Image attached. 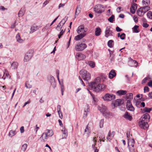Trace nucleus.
Returning a JSON list of instances; mask_svg holds the SVG:
<instances>
[{
  "mask_svg": "<svg viewBox=\"0 0 152 152\" xmlns=\"http://www.w3.org/2000/svg\"><path fill=\"white\" fill-rule=\"evenodd\" d=\"M61 131L63 132L62 139H66L67 136V131L64 127L63 128L61 129Z\"/></svg>",
  "mask_w": 152,
  "mask_h": 152,
  "instance_id": "obj_15",
  "label": "nucleus"
},
{
  "mask_svg": "<svg viewBox=\"0 0 152 152\" xmlns=\"http://www.w3.org/2000/svg\"><path fill=\"white\" fill-rule=\"evenodd\" d=\"M18 64L17 62H14L11 64V67L13 69H16L17 68Z\"/></svg>",
  "mask_w": 152,
  "mask_h": 152,
  "instance_id": "obj_31",
  "label": "nucleus"
},
{
  "mask_svg": "<svg viewBox=\"0 0 152 152\" xmlns=\"http://www.w3.org/2000/svg\"><path fill=\"white\" fill-rule=\"evenodd\" d=\"M63 26L61 24V23H59L56 27V29L58 31H59L61 30H62V27Z\"/></svg>",
  "mask_w": 152,
  "mask_h": 152,
  "instance_id": "obj_38",
  "label": "nucleus"
},
{
  "mask_svg": "<svg viewBox=\"0 0 152 152\" xmlns=\"http://www.w3.org/2000/svg\"><path fill=\"white\" fill-rule=\"evenodd\" d=\"M142 118L145 119H148L149 120L150 118V116L148 114L146 113L143 115Z\"/></svg>",
  "mask_w": 152,
  "mask_h": 152,
  "instance_id": "obj_37",
  "label": "nucleus"
},
{
  "mask_svg": "<svg viewBox=\"0 0 152 152\" xmlns=\"http://www.w3.org/2000/svg\"><path fill=\"white\" fill-rule=\"evenodd\" d=\"M139 125L140 127L145 129L148 127V125L147 123L144 120H142L139 123Z\"/></svg>",
  "mask_w": 152,
  "mask_h": 152,
  "instance_id": "obj_7",
  "label": "nucleus"
},
{
  "mask_svg": "<svg viewBox=\"0 0 152 152\" xmlns=\"http://www.w3.org/2000/svg\"><path fill=\"white\" fill-rule=\"evenodd\" d=\"M76 58L78 60H81L85 59L86 56L80 53H78L76 55Z\"/></svg>",
  "mask_w": 152,
  "mask_h": 152,
  "instance_id": "obj_11",
  "label": "nucleus"
},
{
  "mask_svg": "<svg viewBox=\"0 0 152 152\" xmlns=\"http://www.w3.org/2000/svg\"><path fill=\"white\" fill-rule=\"evenodd\" d=\"M88 31L87 28H85L84 25H81L79 26L77 29V33L79 34H86L85 33Z\"/></svg>",
  "mask_w": 152,
  "mask_h": 152,
  "instance_id": "obj_4",
  "label": "nucleus"
},
{
  "mask_svg": "<svg viewBox=\"0 0 152 152\" xmlns=\"http://www.w3.org/2000/svg\"><path fill=\"white\" fill-rule=\"evenodd\" d=\"M65 5V4L60 3L59 5L58 9H59L61 7H63Z\"/></svg>",
  "mask_w": 152,
  "mask_h": 152,
  "instance_id": "obj_64",
  "label": "nucleus"
},
{
  "mask_svg": "<svg viewBox=\"0 0 152 152\" xmlns=\"http://www.w3.org/2000/svg\"><path fill=\"white\" fill-rule=\"evenodd\" d=\"M32 57V53H27L26 54L24 58V62H26L29 61L31 58Z\"/></svg>",
  "mask_w": 152,
  "mask_h": 152,
  "instance_id": "obj_9",
  "label": "nucleus"
},
{
  "mask_svg": "<svg viewBox=\"0 0 152 152\" xmlns=\"http://www.w3.org/2000/svg\"><path fill=\"white\" fill-rule=\"evenodd\" d=\"M104 8L102 5L99 4L95 6L94 10L95 12L97 13H101L104 11L102 9Z\"/></svg>",
  "mask_w": 152,
  "mask_h": 152,
  "instance_id": "obj_6",
  "label": "nucleus"
},
{
  "mask_svg": "<svg viewBox=\"0 0 152 152\" xmlns=\"http://www.w3.org/2000/svg\"><path fill=\"white\" fill-rule=\"evenodd\" d=\"M16 134V132L15 131H13V130H11L10 131L9 135L10 136L12 137V136H14Z\"/></svg>",
  "mask_w": 152,
  "mask_h": 152,
  "instance_id": "obj_41",
  "label": "nucleus"
},
{
  "mask_svg": "<svg viewBox=\"0 0 152 152\" xmlns=\"http://www.w3.org/2000/svg\"><path fill=\"white\" fill-rule=\"evenodd\" d=\"M25 11V8L23 7L21 8L18 14L19 17L23 16L24 14Z\"/></svg>",
  "mask_w": 152,
  "mask_h": 152,
  "instance_id": "obj_24",
  "label": "nucleus"
},
{
  "mask_svg": "<svg viewBox=\"0 0 152 152\" xmlns=\"http://www.w3.org/2000/svg\"><path fill=\"white\" fill-rule=\"evenodd\" d=\"M16 38L17 42L19 43H22L24 41V39L21 38L20 35L19 34H17L16 36Z\"/></svg>",
  "mask_w": 152,
  "mask_h": 152,
  "instance_id": "obj_22",
  "label": "nucleus"
},
{
  "mask_svg": "<svg viewBox=\"0 0 152 152\" xmlns=\"http://www.w3.org/2000/svg\"><path fill=\"white\" fill-rule=\"evenodd\" d=\"M86 108L84 110V115H85L86 117L87 115V113L88 112V106L86 105L85 106Z\"/></svg>",
  "mask_w": 152,
  "mask_h": 152,
  "instance_id": "obj_50",
  "label": "nucleus"
},
{
  "mask_svg": "<svg viewBox=\"0 0 152 152\" xmlns=\"http://www.w3.org/2000/svg\"><path fill=\"white\" fill-rule=\"evenodd\" d=\"M101 28L98 27L96 28L95 34L96 36H98L101 34Z\"/></svg>",
  "mask_w": 152,
  "mask_h": 152,
  "instance_id": "obj_23",
  "label": "nucleus"
},
{
  "mask_svg": "<svg viewBox=\"0 0 152 152\" xmlns=\"http://www.w3.org/2000/svg\"><path fill=\"white\" fill-rule=\"evenodd\" d=\"M137 4H136L134 3L133 4L132 6V7L130 8L131 12L132 14L134 13L136 10L137 9Z\"/></svg>",
  "mask_w": 152,
  "mask_h": 152,
  "instance_id": "obj_17",
  "label": "nucleus"
},
{
  "mask_svg": "<svg viewBox=\"0 0 152 152\" xmlns=\"http://www.w3.org/2000/svg\"><path fill=\"white\" fill-rule=\"evenodd\" d=\"M61 107L60 105H58L57 107V110L59 117L61 119H62L63 118L62 114H61V115H60V113H61Z\"/></svg>",
  "mask_w": 152,
  "mask_h": 152,
  "instance_id": "obj_28",
  "label": "nucleus"
},
{
  "mask_svg": "<svg viewBox=\"0 0 152 152\" xmlns=\"http://www.w3.org/2000/svg\"><path fill=\"white\" fill-rule=\"evenodd\" d=\"M112 31L110 30V27H107L106 28L105 31V36L106 37H108L109 36H112Z\"/></svg>",
  "mask_w": 152,
  "mask_h": 152,
  "instance_id": "obj_8",
  "label": "nucleus"
},
{
  "mask_svg": "<svg viewBox=\"0 0 152 152\" xmlns=\"http://www.w3.org/2000/svg\"><path fill=\"white\" fill-rule=\"evenodd\" d=\"M148 85L151 87H152V80H150L148 83Z\"/></svg>",
  "mask_w": 152,
  "mask_h": 152,
  "instance_id": "obj_60",
  "label": "nucleus"
},
{
  "mask_svg": "<svg viewBox=\"0 0 152 152\" xmlns=\"http://www.w3.org/2000/svg\"><path fill=\"white\" fill-rule=\"evenodd\" d=\"M79 73L81 75L82 77L84 80L87 81L90 79L91 78V75L86 70L82 69L80 71Z\"/></svg>",
  "mask_w": 152,
  "mask_h": 152,
  "instance_id": "obj_2",
  "label": "nucleus"
},
{
  "mask_svg": "<svg viewBox=\"0 0 152 152\" xmlns=\"http://www.w3.org/2000/svg\"><path fill=\"white\" fill-rule=\"evenodd\" d=\"M148 24L146 23H144L142 24V26L143 27L147 28L148 26Z\"/></svg>",
  "mask_w": 152,
  "mask_h": 152,
  "instance_id": "obj_63",
  "label": "nucleus"
},
{
  "mask_svg": "<svg viewBox=\"0 0 152 152\" xmlns=\"http://www.w3.org/2000/svg\"><path fill=\"white\" fill-rule=\"evenodd\" d=\"M48 136L47 135V134L45 132L43 133L41 137H40V139L42 141L45 142L46 141Z\"/></svg>",
  "mask_w": 152,
  "mask_h": 152,
  "instance_id": "obj_16",
  "label": "nucleus"
},
{
  "mask_svg": "<svg viewBox=\"0 0 152 152\" xmlns=\"http://www.w3.org/2000/svg\"><path fill=\"white\" fill-rule=\"evenodd\" d=\"M25 86L27 88H30L32 87V85L29 83L28 81L26 82Z\"/></svg>",
  "mask_w": 152,
  "mask_h": 152,
  "instance_id": "obj_51",
  "label": "nucleus"
},
{
  "mask_svg": "<svg viewBox=\"0 0 152 152\" xmlns=\"http://www.w3.org/2000/svg\"><path fill=\"white\" fill-rule=\"evenodd\" d=\"M126 107L127 109L130 111H133L134 110V109L131 104L127 105Z\"/></svg>",
  "mask_w": 152,
  "mask_h": 152,
  "instance_id": "obj_34",
  "label": "nucleus"
},
{
  "mask_svg": "<svg viewBox=\"0 0 152 152\" xmlns=\"http://www.w3.org/2000/svg\"><path fill=\"white\" fill-rule=\"evenodd\" d=\"M152 108H148V107H145L143 109V111L144 112L150 113L151 110Z\"/></svg>",
  "mask_w": 152,
  "mask_h": 152,
  "instance_id": "obj_48",
  "label": "nucleus"
},
{
  "mask_svg": "<svg viewBox=\"0 0 152 152\" xmlns=\"http://www.w3.org/2000/svg\"><path fill=\"white\" fill-rule=\"evenodd\" d=\"M147 17L150 19H152V12L149 11L147 14Z\"/></svg>",
  "mask_w": 152,
  "mask_h": 152,
  "instance_id": "obj_52",
  "label": "nucleus"
},
{
  "mask_svg": "<svg viewBox=\"0 0 152 152\" xmlns=\"http://www.w3.org/2000/svg\"><path fill=\"white\" fill-rule=\"evenodd\" d=\"M56 74H57V79H58V80L59 83H60V81H59V71L58 70H57L56 71ZM60 84H61L60 83Z\"/></svg>",
  "mask_w": 152,
  "mask_h": 152,
  "instance_id": "obj_58",
  "label": "nucleus"
},
{
  "mask_svg": "<svg viewBox=\"0 0 152 152\" xmlns=\"http://www.w3.org/2000/svg\"><path fill=\"white\" fill-rule=\"evenodd\" d=\"M87 64L92 68H94L95 65V63L92 61H89L88 62Z\"/></svg>",
  "mask_w": 152,
  "mask_h": 152,
  "instance_id": "obj_35",
  "label": "nucleus"
},
{
  "mask_svg": "<svg viewBox=\"0 0 152 152\" xmlns=\"http://www.w3.org/2000/svg\"><path fill=\"white\" fill-rule=\"evenodd\" d=\"M90 133V131L88 128V125L87 126L85 130V134H86L87 137L89 136Z\"/></svg>",
  "mask_w": 152,
  "mask_h": 152,
  "instance_id": "obj_30",
  "label": "nucleus"
},
{
  "mask_svg": "<svg viewBox=\"0 0 152 152\" xmlns=\"http://www.w3.org/2000/svg\"><path fill=\"white\" fill-rule=\"evenodd\" d=\"M114 15H112L109 18L108 20L110 22L112 23L114 21Z\"/></svg>",
  "mask_w": 152,
  "mask_h": 152,
  "instance_id": "obj_47",
  "label": "nucleus"
},
{
  "mask_svg": "<svg viewBox=\"0 0 152 152\" xmlns=\"http://www.w3.org/2000/svg\"><path fill=\"white\" fill-rule=\"evenodd\" d=\"M149 91V88L147 86L144 87V92L145 93L146 92H148Z\"/></svg>",
  "mask_w": 152,
  "mask_h": 152,
  "instance_id": "obj_55",
  "label": "nucleus"
},
{
  "mask_svg": "<svg viewBox=\"0 0 152 152\" xmlns=\"http://www.w3.org/2000/svg\"><path fill=\"white\" fill-rule=\"evenodd\" d=\"M65 31V30H64V31L63 30V29H62V30H61V31L60 33V34L58 35V37L59 38H60L63 35Z\"/></svg>",
  "mask_w": 152,
  "mask_h": 152,
  "instance_id": "obj_53",
  "label": "nucleus"
},
{
  "mask_svg": "<svg viewBox=\"0 0 152 152\" xmlns=\"http://www.w3.org/2000/svg\"><path fill=\"white\" fill-rule=\"evenodd\" d=\"M103 124H104V119H102L99 122V126L100 128H102L103 126Z\"/></svg>",
  "mask_w": 152,
  "mask_h": 152,
  "instance_id": "obj_54",
  "label": "nucleus"
},
{
  "mask_svg": "<svg viewBox=\"0 0 152 152\" xmlns=\"http://www.w3.org/2000/svg\"><path fill=\"white\" fill-rule=\"evenodd\" d=\"M121 36L120 37V38L122 40L124 39L125 38L126 35L125 34L123 33L121 34Z\"/></svg>",
  "mask_w": 152,
  "mask_h": 152,
  "instance_id": "obj_57",
  "label": "nucleus"
},
{
  "mask_svg": "<svg viewBox=\"0 0 152 152\" xmlns=\"http://www.w3.org/2000/svg\"><path fill=\"white\" fill-rule=\"evenodd\" d=\"M67 19V17L66 16L65 17L64 19H63L60 22V23H61V24H62V25L63 26L65 22H66Z\"/></svg>",
  "mask_w": 152,
  "mask_h": 152,
  "instance_id": "obj_44",
  "label": "nucleus"
},
{
  "mask_svg": "<svg viewBox=\"0 0 152 152\" xmlns=\"http://www.w3.org/2000/svg\"><path fill=\"white\" fill-rule=\"evenodd\" d=\"M45 132L47 134V135L48 136V137H50L52 136L53 134L52 130H47Z\"/></svg>",
  "mask_w": 152,
  "mask_h": 152,
  "instance_id": "obj_26",
  "label": "nucleus"
},
{
  "mask_svg": "<svg viewBox=\"0 0 152 152\" xmlns=\"http://www.w3.org/2000/svg\"><path fill=\"white\" fill-rule=\"evenodd\" d=\"M129 150L130 152H137V150L136 149L134 146L129 147Z\"/></svg>",
  "mask_w": 152,
  "mask_h": 152,
  "instance_id": "obj_32",
  "label": "nucleus"
},
{
  "mask_svg": "<svg viewBox=\"0 0 152 152\" xmlns=\"http://www.w3.org/2000/svg\"><path fill=\"white\" fill-rule=\"evenodd\" d=\"M101 79L97 77L94 80L89 84L88 88L96 92L104 90L106 88L105 85L100 83Z\"/></svg>",
  "mask_w": 152,
  "mask_h": 152,
  "instance_id": "obj_1",
  "label": "nucleus"
},
{
  "mask_svg": "<svg viewBox=\"0 0 152 152\" xmlns=\"http://www.w3.org/2000/svg\"><path fill=\"white\" fill-rule=\"evenodd\" d=\"M115 95L112 94L107 93L102 97V98L106 101H109L113 100L115 99Z\"/></svg>",
  "mask_w": 152,
  "mask_h": 152,
  "instance_id": "obj_3",
  "label": "nucleus"
},
{
  "mask_svg": "<svg viewBox=\"0 0 152 152\" xmlns=\"http://www.w3.org/2000/svg\"><path fill=\"white\" fill-rule=\"evenodd\" d=\"M86 35V34H79L77 36H75V39L76 41H78L83 37Z\"/></svg>",
  "mask_w": 152,
  "mask_h": 152,
  "instance_id": "obj_20",
  "label": "nucleus"
},
{
  "mask_svg": "<svg viewBox=\"0 0 152 152\" xmlns=\"http://www.w3.org/2000/svg\"><path fill=\"white\" fill-rule=\"evenodd\" d=\"M127 99L130 100L133 98V94L132 93H129L127 95Z\"/></svg>",
  "mask_w": 152,
  "mask_h": 152,
  "instance_id": "obj_49",
  "label": "nucleus"
},
{
  "mask_svg": "<svg viewBox=\"0 0 152 152\" xmlns=\"http://www.w3.org/2000/svg\"><path fill=\"white\" fill-rule=\"evenodd\" d=\"M116 75V73L114 70H112L109 74V77L110 79H112Z\"/></svg>",
  "mask_w": 152,
  "mask_h": 152,
  "instance_id": "obj_18",
  "label": "nucleus"
},
{
  "mask_svg": "<svg viewBox=\"0 0 152 152\" xmlns=\"http://www.w3.org/2000/svg\"><path fill=\"white\" fill-rule=\"evenodd\" d=\"M150 1L149 0H143L142 3L143 5L148 6L150 4Z\"/></svg>",
  "mask_w": 152,
  "mask_h": 152,
  "instance_id": "obj_36",
  "label": "nucleus"
},
{
  "mask_svg": "<svg viewBox=\"0 0 152 152\" xmlns=\"http://www.w3.org/2000/svg\"><path fill=\"white\" fill-rule=\"evenodd\" d=\"M87 47V45L85 43H81L77 44L75 47V50L77 51H81L85 49Z\"/></svg>",
  "mask_w": 152,
  "mask_h": 152,
  "instance_id": "obj_5",
  "label": "nucleus"
},
{
  "mask_svg": "<svg viewBox=\"0 0 152 152\" xmlns=\"http://www.w3.org/2000/svg\"><path fill=\"white\" fill-rule=\"evenodd\" d=\"M5 72L4 73V75L2 77V78L4 80L6 79V78H10V77L9 76V74L8 73H6V70H5Z\"/></svg>",
  "mask_w": 152,
  "mask_h": 152,
  "instance_id": "obj_33",
  "label": "nucleus"
},
{
  "mask_svg": "<svg viewBox=\"0 0 152 152\" xmlns=\"http://www.w3.org/2000/svg\"><path fill=\"white\" fill-rule=\"evenodd\" d=\"M139 26L137 25H135L133 28V31L136 33H137L139 32V31L138 30V28Z\"/></svg>",
  "mask_w": 152,
  "mask_h": 152,
  "instance_id": "obj_42",
  "label": "nucleus"
},
{
  "mask_svg": "<svg viewBox=\"0 0 152 152\" xmlns=\"http://www.w3.org/2000/svg\"><path fill=\"white\" fill-rule=\"evenodd\" d=\"M81 8L80 5L77 6L75 11V15H78V14L80 13L81 12Z\"/></svg>",
  "mask_w": 152,
  "mask_h": 152,
  "instance_id": "obj_25",
  "label": "nucleus"
},
{
  "mask_svg": "<svg viewBox=\"0 0 152 152\" xmlns=\"http://www.w3.org/2000/svg\"><path fill=\"white\" fill-rule=\"evenodd\" d=\"M27 145L25 143L21 147V150L24 152L25 151L27 148Z\"/></svg>",
  "mask_w": 152,
  "mask_h": 152,
  "instance_id": "obj_45",
  "label": "nucleus"
},
{
  "mask_svg": "<svg viewBox=\"0 0 152 152\" xmlns=\"http://www.w3.org/2000/svg\"><path fill=\"white\" fill-rule=\"evenodd\" d=\"M38 29V27L36 26H32L31 28V31L30 32V33H32L34 31H37Z\"/></svg>",
  "mask_w": 152,
  "mask_h": 152,
  "instance_id": "obj_29",
  "label": "nucleus"
},
{
  "mask_svg": "<svg viewBox=\"0 0 152 152\" xmlns=\"http://www.w3.org/2000/svg\"><path fill=\"white\" fill-rule=\"evenodd\" d=\"M127 93V91L125 90H119L118 91L116 94L119 95H122L125 94Z\"/></svg>",
  "mask_w": 152,
  "mask_h": 152,
  "instance_id": "obj_27",
  "label": "nucleus"
},
{
  "mask_svg": "<svg viewBox=\"0 0 152 152\" xmlns=\"http://www.w3.org/2000/svg\"><path fill=\"white\" fill-rule=\"evenodd\" d=\"M99 110L104 116L106 115V114H107V113L106 111L107 108L105 106L102 105V107L99 109Z\"/></svg>",
  "mask_w": 152,
  "mask_h": 152,
  "instance_id": "obj_13",
  "label": "nucleus"
},
{
  "mask_svg": "<svg viewBox=\"0 0 152 152\" xmlns=\"http://www.w3.org/2000/svg\"><path fill=\"white\" fill-rule=\"evenodd\" d=\"M130 61H129V64H131V63H134V64H136V65H135V66L136 67L137 66V65H138V63L136 61H135V60H133L132 58H130Z\"/></svg>",
  "mask_w": 152,
  "mask_h": 152,
  "instance_id": "obj_43",
  "label": "nucleus"
},
{
  "mask_svg": "<svg viewBox=\"0 0 152 152\" xmlns=\"http://www.w3.org/2000/svg\"><path fill=\"white\" fill-rule=\"evenodd\" d=\"M124 103L123 100L122 99H117L113 103L115 107H117L121 105Z\"/></svg>",
  "mask_w": 152,
  "mask_h": 152,
  "instance_id": "obj_10",
  "label": "nucleus"
},
{
  "mask_svg": "<svg viewBox=\"0 0 152 152\" xmlns=\"http://www.w3.org/2000/svg\"><path fill=\"white\" fill-rule=\"evenodd\" d=\"M135 141L134 139H128V145L129 147L134 146Z\"/></svg>",
  "mask_w": 152,
  "mask_h": 152,
  "instance_id": "obj_21",
  "label": "nucleus"
},
{
  "mask_svg": "<svg viewBox=\"0 0 152 152\" xmlns=\"http://www.w3.org/2000/svg\"><path fill=\"white\" fill-rule=\"evenodd\" d=\"M114 135V132H111L110 131L108 133L107 136V137L106 138L108 140L110 141L113 137Z\"/></svg>",
  "mask_w": 152,
  "mask_h": 152,
  "instance_id": "obj_12",
  "label": "nucleus"
},
{
  "mask_svg": "<svg viewBox=\"0 0 152 152\" xmlns=\"http://www.w3.org/2000/svg\"><path fill=\"white\" fill-rule=\"evenodd\" d=\"M143 8L141 7L137 11V13L140 16H142L144 15L145 12L143 10Z\"/></svg>",
  "mask_w": 152,
  "mask_h": 152,
  "instance_id": "obj_14",
  "label": "nucleus"
},
{
  "mask_svg": "<svg viewBox=\"0 0 152 152\" xmlns=\"http://www.w3.org/2000/svg\"><path fill=\"white\" fill-rule=\"evenodd\" d=\"M51 79L52 80V82H51V84L55 88L56 86V83L55 82L54 77H51Z\"/></svg>",
  "mask_w": 152,
  "mask_h": 152,
  "instance_id": "obj_39",
  "label": "nucleus"
},
{
  "mask_svg": "<svg viewBox=\"0 0 152 152\" xmlns=\"http://www.w3.org/2000/svg\"><path fill=\"white\" fill-rule=\"evenodd\" d=\"M148 78L146 77H145L144 79H143L142 81V83L143 84L146 83L147 80H148Z\"/></svg>",
  "mask_w": 152,
  "mask_h": 152,
  "instance_id": "obj_59",
  "label": "nucleus"
},
{
  "mask_svg": "<svg viewBox=\"0 0 152 152\" xmlns=\"http://www.w3.org/2000/svg\"><path fill=\"white\" fill-rule=\"evenodd\" d=\"M142 7L143 8V10L145 13L150 9V7L147 5H146L144 7Z\"/></svg>",
  "mask_w": 152,
  "mask_h": 152,
  "instance_id": "obj_40",
  "label": "nucleus"
},
{
  "mask_svg": "<svg viewBox=\"0 0 152 152\" xmlns=\"http://www.w3.org/2000/svg\"><path fill=\"white\" fill-rule=\"evenodd\" d=\"M148 96L151 99H152V92H150L148 94Z\"/></svg>",
  "mask_w": 152,
  "mask_h": 152,
  "instance_id": "obj_62",
  "label": "nucleus"
},
{
  "mask_svg": "<svg viewBox=\"0 0 152 152\" xmlns=\"http://www.w3.org/2000/svg\"><path fill=\"white\" fill-rule=\"evenodd\" d=\"M116 30L117 32H120L122 31V29L120 28L119 27L117 26L116 28Z\"/></svg>",
  "mask_w": 152,
  "mask_h": 152,
  "instance_id": "obj_61",
  "label": "nucleus"
},
{
  "mask_svg": "<svg viewBox=\"0 0 152 152\" xmlns=\"http://www.w3.org/2000/svg\"><path fill=\"white\" fill-rule=\"evenodd\" d=\"M113 41L112 40H110L108 42V45L110 48H112V43L113 42Z\"/></svg>",
  "mask_w": 152,
  "mask_h": 152,
  "instance_id": "obj_56",
  "label": "nucleus"
},
{
  "mask_svg": "<svg viewBox=\"0 0 152 152\" xmlns=\"http://www.w3.org/2000/svg\"><path fill=\"white\" fill-rule=\"evenodd\" d=\"M124 117L127 120L130 121L132 119V117L128 113V112H126L124 115Z\"/></svg>",
  "mask_w": 152,
  "mask_h": 152,
  "instance_id": "obj_19",
  "label": "nucleus"
},
{
  "mask_svg": "<svg viewBox=\"0 0 152 152\" xmlns=\"http://www.w3.org/2000/svg\"><path fill=\"white\" fill-rule=\"evenodd\" d=\"M96 137H94L93 138V141L94 143L92 145V148L94 149H95L96 148L95 147V146L96 145V140H95L96 139Z\"/></svg>",
  "mask_w": 152,
  "mask_h": 152,
  "instance_id": "obj_46",
  "label": "nucleus"
}]
</instances>
